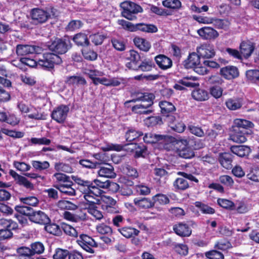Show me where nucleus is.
Wrapping results in <instances>:
<instances>
[{
  "label": "nucleus",
  "mask_w": 259,
  "mask_h": 259,
  "mask_svg": "<svg viewBox=\"0 0 259 259\" xmlns=\"http://www.w3.org/2000/svg\"><path fill=\"white\" fill-rule=\"evenodd\" d=\"M205 256L209 259H224V255L217 250H211L205 253Z\"/></svg>",
  "instance_id": "nucleus-64"
},
{
  "label": "nucleus",
  "mask_w": 259,
  "mask_h": 259,
  "mask_svg": "<svg viewBox=\"0 0 259 259\" xmlns=\"http://www.w3.org/2000/svg\"><path fill=\"white\" fill-rule=\"evenodd\" d=\"M197 53L204 58H212L215 54L213 46L207 43L203 44L197 47Z\"/></svg>",
  "instance_id": "nucleus-10"
},
{
  "label": "nucleus",
  "mask_w": 259,
  "mask_h": 259,
  "mask_svg": "<svg viewBox=\"0 0 259 259\" xmlns=\"http://www.w3.org/2000/svg\"><path fill=\"white\" fill-rule=\"evenodd\" d=\"M164 7L171 9H178L181 7V2L179 0H164L162 2Z\"/></svg>",
  "instance_id": "nucleus-52"
},
{
  "label": "nucleus",
  "mask_w": 259,
  "mask_h": 259,
  "mask_svg": "<svg viewBox=\"0 0 259 259\" xmlns=\"http://www.w3.org/2000/svg\"><path fill=\"white\" fill-rule=\"evenodd\" d=\"M195 206L199 208L200 210L203 213L213 214L214 213V209L211 207L202 203L201 202L196 201L194 203Z\"/></svg>",
  "instance_id": "nucleus-51"
},
{
  "label": "nucleus",
  "mask_w": 259,
  "mask_h": 259,
  "mask_svg": "<svg viewBox=\"0 0 259 259\" xmlns=\"http://www.w3.org/2000/svg\"><path fill=\"white\" fill-rule=\"evenodd\" d=\"M30 15L32 23L35 25L46 22L51 16L49 13L39 8L32 9L30 12Z\"/></svg>",
  "instance_id": "nucleus-5"
},
{
  "label": "nucleus",
  "mask_w": 259,
  "mask_h": 259,
  "mask_svg": "<svg viewBox=\"0 0 259 259\" xmlns=\"http://www.w3.org/2000/svg\"><path fill=\"white\" fill-rule=\"evenodd\" d=\"M254 47L250 41H242L240 45V54L245 58L249 57L254 51Z\"/></svg>",
  "instance_id": "nucleus-24"
},
{
  "label": "nucleus",
  "mask_w": 259,
  "mask_h": 259,
  "mask_svg": "<svg viewBox=\"0 0 259 259\" xmlns=\"http://www.w3.org/2000/svg\"><path fill=\"white\" fill-rule=\"evenodd\" d=\"M199 35L204 39L211 40L217 38L219 34L218 32L210 27H204L197 30Z\"/></svg>",
  "instance_id": "nucleus-13"
},
{
  "label": "nucleus",
  "mask_w": 259,
  "mask_h": 259,
  "mask_svg": "<svg viewBox=\"0 0 259 259\" xmlns=\"http://www.w3.org/2000/svg\"><path fill=\"white\" fill-rule=\"evenodd\" d=\"M200 56L197 53H192L190 54L188 58L186 61V64L187 67H195L200 65Z\"/></svg>",
  "instance_id": "nucleus-32"
},
{
  "label": "nucleus",
  "mask_w": 259,
  "mask_h": 259,
  "mask_svg": "<svg viewBox=\"0 0 259 259\" xmlns=\"http://www.w3.org/2000/svg\"><path fill=\"white\" fill-rule=\"evenodd\" d=\"M147 154V149L144 145H138L134 152L135 157H144Z\"/></svg>",
  "instance_id": "nucleus-59"
},
{
  "label": "nucleus",
  "mask_w": 259,
  "mask_h": 259,
  "mask_svg": "<svg viewBox=\"0 0 259 259\" xmlns=\"http://www.w3.org/2000/svg\"><path fill=\"white\" fill-rule=\"evenodd\" d=\"M218 203L221 207L229 209H234V203L228 199L219 198L218 199Z\"/></svg>",
  "instance_id": "nucleus-57"
},
{
  "label": "nucleus",
  "mask_w": 259,
  "mask_h": 259,
  "mask_svg": "<svg viewBox=\"0 0 259 259\" xmlns=\"http://www.w3.org/2000/svg\"><path fill=\"white\" fill-rule=\"evenodd\" d=\"M41 48L28 45H18L16 47V53L19 56H24L29 54L37 53L41 52Z\"/></svg>",
  "instance_id": "nucleus-7"
},
{
  "label": "nucleus",
  "mask_w": 259,
  "mask_h": 259,
  "mask_svg": "<svg viewBox=\"0 0 259 259\" xmlns=\"http://www.w3.org/2000/svg\"><path fill=\"white\" fill-rule=\"evenodd\" d=\"M77 242L83 249L91 253H94L93 247H96L98 246L93 238L84 234L80 235Z\"/></svg>",
  "instance_id": "nucleus-6"
},
{
  "label": "nucleus",
  "mask_w": 259,
  "mask_h": 259,
  "mask_svg": "<svg viewBox=\"0 0 259 259\" xmlns=\"http://www.w3.org/2000/svg\"><path fill=\"white\" fill-rule=\"evenodd\" d=\"M72 179L79 186V189L83 193L90 190L94 188L93 186V182L87 180H84L78 176H72Z\"/></svg>",
  "instance_id": "nucleus-17"
},
{
  "label": "nucleus",
  "mask_w": 259,
  "mask_h": 259,
  "mask_svg": "<svg viewBox=\"0 0 259 259\" xmlns=\"http://www.w3.org/2000/svg\"><path fill=\"white\" fill-rule=\"evenodd\" d=\"M73 40L78 46H88L90 45L87 35L83 33L75 34L73 37Z\"/></svg>",
  "instance_id": "nucleus-31"
},
{
  "label": "nucleus",
  "mask_w": 259,
  "mask_h": 259,
  "mask_svg": "<svg viewBox=\"0 0 259 259\" xmlns=\"http://www.w3.org/2000/svg\"><path fill=\"white\" fill-rule=\"evenodd\" d=\"M159 106L161 108V113L165 114L167 117V114L170 113L176 110L175 107L171 103L165 101L160 102Z\"/></svg>",
  "instance_id": "nucleus-35"
},
{
  "label": "nucleus",
  "mask_w": 259,
  "mask_h": 259,
  "mask_svg": "<svg viewBox=\"0 0 259 259\" xmlns=\"http://www.w3.org/2000/svg\"><path fill=\"white\" fill-rule=\"evenodd\" d=\"M62 59L58 55L51 53L43 54L41 58L37 61L38 66L45 69H52L55 64H59Z\"/></svg>",
  "instance_id": "nucleus-2"
},
{
  "label": "nucleus",
  "mask_w": 259,
  "mask_h": 259,
  "mask_svg": "<svg viewBox=\"0 0 259 259\" xmlns=\"http://www.w3.org/2000/svg\"><path fill=\"white\" fill-rule=\"evenodd\" d=\"M192 96L195 100L202 101L208 99L209 94L206 91L198 89L192 92Z\"/></svg>",
  "instance_id": "nucleus-33"
},
{
  "label": "nucleus",
  "mask_w": 259,
  "mask_h": 259,
  "mask_svg": "<svg viewBox=\"0 0 259 259\" xmlns=\"http://www.w3.org/2000/svg\"><path fill=\"white\" fill-rule=\"evenodd\" d=\"M173 186L177 191H183L188 188L189 185L185 179L179 178L174 182Z\"/></svg>",
  "instance_id": "nucleus-39"
},
{
  "label": "nucleus",
  "mask_w": 259,
  "mask_h": 259,
  "mask_svg": "<svg viewBox=\"0 0 259 259\" xmlns=\"http://www.w3.org/2000/svg\"><path fill=\"white\" fill-rule=\"evenodd\" d=\"M127 59L130 60V62L126 63V67L130 69H133L132 66H137L139 61L140 60L141 57L139 53L134 50H130L129 51V56Z\"/></svg>",
  "instance_id": "nucleus-25"
},
{
  "label": "nucleus",
  "mask_w": 259,
  "mask_h": 259,
  "mask_svg": "<svg viewBox=\"0 0 259 259\" xmlns=\"http://www.w3.org/2000/svg\"><path fill=\"white\" fill-rule=\"evenodd\" d=\"M32 165L35 169L39 171L46 170L50 166L49 162L47 161H32Z\"/></svg>",
  "instance_id": "nucleus-53"
},
{
  "label": "nucleus",
  "mask_w": 259,
  "mask_h": 259,
  "mask_svg": "<svg viewBox=\"0 0 259 259\" xmlns=\"http://www.w3.org/2000/svg\"><path fill=\"white\" fill-rule=\"evenodd\" d=\"M69 251L67 249L57 248L53 255L54 259H65L68 256Z\"/></svg>",
  "instance_id": "nucleus-60"
},
{
  "label": "nucleus",
  "mask_w": 259,
  "mask_h": 259,
  "mask_svg": "<svg viewBox=\"0 0 259 259\" xmlns=\"http://www.w3.org/2000/svg\"><path fill=\"white\" fill-rule=\"evenodd\" d=\"M167 121L170 122L169 126L174 131L181 133L184 131L185 125L182 122L176 121L175 117L172 115H167Z\"/></svg>",
  "instance_id": "nucleus-23"
},
{
  "label": "nucleus",
  "mask_w": 259,
  "mask_h": 259,
  "mask_svg": "<svg viewBox=\"0 0 259 259\" xmlns=\"http://www.w3.org/2000/svg\"><path fill=\"white\" fill-rule=\"evenodd\" d=\"M246 133V131H242L238 127H233V133L230 136V140L235 143H244L247 140Z\"/></svg>",
  "instance_id": "nucleus-18"
},
{
  "label": "nucleus",
  "mask_w": 259,
  "mask_h": 259,
  "mask_svg": "<svg viewBox=\"0 0 259 259\" xmlns=\"http://www.w3.org/2000/svg\"><path fill=\"white\" fill-rule=\"evenodd\" d=\"M87 208L88 212L97 220H100L103 218L102 213L97 209V205L91 207H87Z\"/></svg>",
  "instance_id": "nucleus-61"
},
{
  "label": "nucleus",
  "mask_w": 259,
  "mask_h": 259,
  "mask_svg": "<svg viewBox=\"0 0 259 259\" xmlns=\"http://www.w3.org/2000/svg\"><path fill=\"white\" fill-rule=\"evenodd\" d=\"M155 98V96L152 93H138L135 95V98L131 101H127L126 103L130 102H136L138 101H141V103H143L144 101H153Z\"/></svg>",
  "instance_id": "nucleus-26"
},
{
  "label": "nucleus",
  "mask_w": 259,
  "mask_h": 259,
  "mask_svg": "<svg viewBox=\"0 0 259 259\" xmlns=\"http://www.w3.org/2000/svg\"><path fill=\"white\" fill-rule=\"evenodd\" d=\"M15 209L19 213L28 217L29 220L34 210L31 207L24 205H16Z\"/></svg>",
  "instance_id": "nucleus-43"
},
{
  "label": "nucleus",
  "mask_w": 259,
  "mask_h": 259,
  "mask_svg": "<svg viewBox=\"0 0 259 259\" xmlns=\"http://www.w3.org/2000/svg\"><path fill=\"white\" fill-rule=\"evenodd\" d=\"M79 163L82 166V167L93 169L97 167V166L101 164V162H93L88 159H81L79 161Z\"/></svg>",
  "instance_id": "nucleus-55"
},
{
  "label": "nucleus",
  "mask_w": 259,
  "mask_h": 259,
  "mask_svg": "<svg viewBox=\"0 0 259 259\" xmlns=\"http://www.w3.org/2000/svg\"><path fill=\"white\" fill-rule=\"evenodd\" d=\"M233 158V155L230 153H222L219 155V161L223 167L230 169L232 167Z\"/></svg>",
  "instance_id": "nucleus-20"
},
{
  "label": "nucleus",
  "mask_w": 259,
  "mask_h": 259,
  "mask_svg": "<svg viewBox=\"0 0 259 259\" xmlns=\"http://www.w3.org/2000/svg\"><path fill=\"white\" fill-rule=\"evenodd\" d=\"M234 125L233 127H238L242 131H246L248 127H251L253 125V123L247 120L242 119H236L234 122Z\"/></svg>",
  "instance_id": "nucleus-40"
},
{
  "label": "nucleus",
  "mask_w": 259,
  "mask_h": 259,
  "mask_svg": "<svg viewBox=\"0 0 259 259\" xmlns=\"http://www.w3.org/2000/svg\"><path fill=\"white\" fill-rule=\"evenodd\" d=\"M230 150L233 153L241 157L248 156L251 152L250 148L245 145L232 146Z\"/></svg>",
  "instance_id": "nucleus-22"
},
{
  "label": "nucleus",
  "mask_w": 259,
  "mask_h": 259,
  "mask_svg": "<svg viewBox=\"0 0 259 259\" xmlns=\"http://www.w3.org/2000/svg\"><path fill=\"white\" fill-rule=\"evenodd\" d=\"M133 70H141L142 71H150L155 67V64L152 60L146 58L142 61L141 63L137 66H132Z\"/></svg>",
  "instance_id": "nucleus-19"
},
{
  "label": "nucleus",
  "mask_w": 259,
  "mask_h": 259,
  "mask_svg": "<svg viewBox=\"0 0 259 259\" xmlns=\"http://www.w3.org/2000/svg\"><path fill=\"white\" fill-rule=\"evenodd\" d=\"M65 82L72 85H85L87 84V81L84 77L75 75L66 77Z\"/></svg>",
  "instance_id": "nucleus-30"
},
{
  "label": "nucleus",
  "mask_w": 259,
  "mask_h": 259,
  "mask_svg": "<svg viewBox=\"0 0 259 259\" xmlns=\"http://www.w3.org/2000/svg\"><path fill=\"white\" fill-rule=\"evenodd\" d=\"M98 175L101 177H106L108 178H114L116 175L114 172L113 167L111 165H108L107 166H102L98 170Z\"/></svg>",
  "instance_id": "nucleus-27"
},
{
  "label": "nucleus",
  "mask_w": 259,
  "mask_h": 259,
  "mask_svg": "<svg viewBox=\"0 0 259 259\" xmlns=\"http://www.w3.org/2000/svg\"><path fill=\"white\" fill-rule=\"evenodd\" d=\"M82 54L84 58L88 60L94 61L97 59L98 55L96 52L88 48L82 50Z\"/></svg>",
  "instance_id": "nucleus-50"
},
{
  "label": "nucleus",
  "mask_w": 259,
  "mask_h": 259,
  "mask_svg": "<svg viewBox=\"0 0 259 259\" xmlns=\"http://www.w3.org/2000/svg\"><path fill=\"white\" fill-rule=\"evenodd\" d=\"M141 136H143V133L141 132L136 131L135 130L131 128L126 132L125 137L126 141L131 142Z\"/></svg>",
  "instance_id": "nucleus-47"
},
{
  "label": "nucleus",
  "mask_w": 259,
  "mask_h": 259,
  "mask_svg": "<svg viewBox=\"0 0 259 259\" xmlns=\"http://www.w3.org/2000/svg\"><path fill=\"white\" fill-rule=\"evenodd\" d=\"M69 107L65 105H61L54 109L52 113V118L57 123H63L67 117Z\"/></svg>",
  "instance_id": "nucleus-4"
},
{
  "label": "nucleus",
  "mask_w": 259,
  "mask_h": 259,
  "mask_svg": "<svg viewBox=\"0 0 259 259\" xmlns=\"http://www.w3.org/2000/svg\"><path fill=\"white\" fill-rule=\"evenodd\" d=\"M174 232L181 237H189L192 233V230L189 226L183 223H179L173 226Z\"/></svg>",
  "instance_id": "nucleus-14"
},
{
  "label": "nucleus",
  "mask_w": 259,
  "mask_h": 259,
  "mask_svg": "<svg viewBox=\"0 0 259 259\" xmlns=\"http://www.w3.org/2000/svg\"><path fill=\"white\" fill-rule=\"evenodd\" d=\"M120 7L122 9L121 15L131 21L137 19L136 14L143 12V9L140 6L130 1L121 3Z\"/></svg>",
  "instance_id": "nucleus-1"
},
{
  "label": "nucleus",
  "mask_w": 259,
  "mask_h": 259,
  "mask_svg": "<svg viewBox=\"0 0 259 259\" xmlns=\"http://www.w3.org/2000/svg\"><path fill=\"white\" fill-rule=\"evenodd\" d=\"M45 230L48 233L55 235H59L61 233V230L60 227L56 224H50V223L47 224H45Z\"/></svg>",
  "instance_id": "nucleus-46"
},
{
  "label": "nucleus",
  "mask_w": 259,
  "mask_h": 259,
  "mask_svg": "<svg viewBox=\"0 0 259 259\" xmlns=\"http://www.w3.org/2000/svg\"><path fill=\"white\" fill-rule=\"evenodd\" d=\"M135 29V31L140 30L147 33H154L158 31L157 27L154 25L142 23L136 24Z\"/></svg>",
  "instance_id": "nucleus-29"
},
{
  "label": "nucleus",
  "mask_w": 259,
  "mask_h": 259,
  "mask_svg": "<svg viewBox=\"0 0 259 259\" xmlns=\"http://www.w3.org/2000/svg\"><path fill=\"white\" fill-rule=\"evenodd\" d=\"M133 41L135 46L142 51L147 52L151 48L150 43L145 38L136 37Z\"/></svg>",
  "instance_id": "nucleus-28"
},
{
  "label": "nucleus",
  "mask_w": 259,
  "mask_h": 259,
  "mask_svg": "<svg viewBox=\"0 0 259 259\" xmlns=\"http://www.w3.org/2000/svg\"><path fill=\"white\" fill-rule=\"evenodd\" d=\"M103 191L101 189H97L94 188L90 190L82 193L83 198L86 201V205L87 207H91L96 206L97 204L100 203L99 199L100 196L102 194Z\"/></svg>",
  "instance_id": "nucleus-3"
},
{
  "label": "nucleus",
  "mask_w": 259,
  "mask_h": 259,
  "mask_svg": "<svg viewBox=\"0 0 259 259\" xmlns=\"http://www.w3.org/2000/svg\"><path fill=\"white\" fill-rule=\"evenodd\" d=\"M179 155L180 157L185 159L191 158L194 156L193 151L189 148H184L180 150Z\"/></svg>",
  "instance_id": "nucleus-63"
},
{
  "label": "nucleus",
  "mask_w": 259,
  "mask_h": 259,
  "mask_svg": "<svg viewBox=\"0 0 259 259\" xmlns=\"http://www.w3.org/2000/svg\"><path fill=\"white\" fill-rule=\"evenodd\" d=\"M20 201L23 204L29 206H35L39 202L38 199L34 196H29L20 198Z\"/></svg>",
  "instance_id": "nucleus-54"
},
{
  "label": "nucleus",
  "mask_w": 259,
  "mask_h": 259,
  "mask_svg": "<svg viewBox=\"0 0 259 259\" xmlns=\"http://www.w3.org/2000/svg\"><path fill=\"white\" fill-rule=\"evenodd\" d=\"M101 200L102 201V207L103 209V207H108L109 206L115 205L116 203V200L108 196H103L102 197Z\"/></svg>",
  "instance_id": "nucleus-58"
},
{
  "label": "nucleus",
  "mask_w": 259,
  "mask_h": 259,
  "mask_svg": "<svg viewBox=\"0 0 259 259\" xmlns=\"http://www.w3.org/2000/svg\"><path fill=\"white\" fill-rule=\"evenodd\" d=\"M1 132L10 137L16 138H21L24 136V133L21 132H16L5 128L1 129Z\"/></svg>",
  "instance_id": "nucleus-56"
},
{
  "label": "nucleus",
  "mask_w": 259,
  "mask_h": 259,
  "mask_svg": "<svg viewBox=\"0 0 259 259\" xmlns=\"http://www.w3.org/2000/svg\"><path fill=\"white\" fill-rule=\"evenodd\" d=\"M155 61L158 66L162 70H167L171 67L172 61L169 58L164 55H159L155 57Z\"/></svg>",
  "instance_id": "nucleus-15"
},
{
  "label": "nucleus",
  "mask_w": 259,
  "mask_h": 259,
  "mask_svg": "<svg viewBox=\"0 0 259 259\" xmlns=\"http://www.w3.org/2000/svg\"><path fill=\"white\" fill-rule=\"evenodd\" d=\"M227 107L231 110H236L240 109L242 105V100L240 98H230L226 101Z\"/></svg>",
  "instance_id": "nucleus-34"
},
{
  "label": "nucleus",
  "mask_w": 259,
  "mask_h": 259,
  "mask_svg": "<svg viewBox=\"0 0 259 259\" xmlns=\"http://www.w3.org/2000/svg\"><path fill=\"white\" fill-rule=\"evenodd\" d=\"M57 206L61 209L74 210L78 208V206L68 200H61L58 201Z\"/></svg>",
  "instance_id": "nucleus-37"
},
{
  "label": "nucleus",
  "mask_w": 259,
  "mask_h": 259,
  "mask_svg": "<svg viewBox=\"0 0 259 259\" xmlns=\"http://www.w3.org/2000/svg\"><path fill=\"white\" fill-rule=\"evenodd\" d=\"M61 229L67 235L73 237H77L78 236V232L77 230L71 225L67 224H63L61 226Z\"/></svg>",
  "instance_id": "nucleus-48"
},
{
  "label": "nucleus",
  "mask_w": 259,
  "mask_h": 259,
  "mask_svg": "<svg viewBox=\"0 0 259 259\" xmlns=\"http://www.w3.org/2000/svg\"><path fill=\"white\" fill-rule=\"evenodd\" d=\"M247 79L252 83L259 82V70L250 69L246 71Z\"/></svg>",
  "instance_id": "nucleus-41"
},
{
  "label": "nucleus",
  "mask_w": 259,
  "mask_h": 259,
  "mask_svg": "<svg viewBox=\"0 0 259 259\" xmlns=\"http://www.w3.org/2000/svg\"><path fill=\"white\" fill-rule=\"evenodd\" d=\"M221 74L226 79H231L239 75V71L237 67L233 66H227L220 70Z\"/></svg>",
  "instance_id": "nucleus-16"
},
{
  "label": "nucleus",
  "mask_w": 259,
  "mask_h": 259,
  "mask_svg": "<svg viewBox=\"0 0 259 259\" xmlns=\"http://www.w3.org/2000/svg\"><path fill=\"white\" fill-rule=\"evenodd\" d=\"M54 168L58 171H62L66 173H71L73 172V169L69 164L63 162L56 163Z\"/></svg>",
  "instance_id": "nucleus-49"
},
{
  "label": "nucleus",
  "mask_w": 259,
  "mask_h": 259,
  "mask_svg": "<svg viewBox=\"0 0 259 259\" xmlns=\"http://www.w3.org/2000/svg\"><path fill=\"white\" fill-rule=\"evenodd\" d=\"M106 37V35L100 33L92 34L89 36V38L95 46L102 45Z\"/></svg>",
  "instance_id": "nucleus-44"
},
{
  "label": "nucleus",
  "mask_w": 259,
  "mask_h": 259,
  "mask_svg": "<svg viewBox=\"0 0 259 259\" xmlns=\"http://www.w3.org/2000/svg\"><path fill=\"white\" fill-rule=\"evenodd\" d=\"M173 138L171 136L161 135L153 134L151 133H147L143 137V140L147 143H155L159 141L171 142Z\"/></svg>",
  "instance_id": "nucleus-11"
},
{
  "label": "nucleus",
  "mask_w": 259,
  "mask_h": 259,
  "mask_svg": "<svg viewBox=\"0 0 259 259\" xmlns=\"http://www.w3.org/2000/svg\"><path fill=\"white\" fill-rule=\"evenodd\" d=\"M153 104V101H144L143 103L137 104L132 107V111L135 113L139 114L148 115L153 112L151 106Z\"/></svg>",
  "instance_id": "nucleus-8"
},
{
  "label": "nucleus",
  "mask_w": 259,
  "mask_h": 259,
  "mask_svg": "<svg viewBox=\"0 0 259 259\" xmlns=\"http://www.w3.org/2000/svg\"><path fill=\"white\" fill-rule=\"evenodd\" d=\"M135 205L139 209H148L154 206V202L148 198H136L134 200Z\"/></svg>",
  "instance_id": "nucleus-21"
},
{
  "label": "nucleus",
  "mask_w": 259,
  "mask_h": 259,
  "mask_svg": "<svg viewBox=\"0 0 259 259\" xmlns=\"http://www.w3.org/2000/svg\"><path fill=\"white\" fill-rule=\"evenodd\" d=\"M49 49L57 53L63 54L68 50V45L66 42L60 38H56L48 45Z\"/></svg>",
  "instance_id": "nucleus-9"
},
{
  "label": "nucleus",
  "mask_w": 259,
  "mask_h": 259,
  "mask_svg": "<svg viewBox=\"0 0 259 259\" xmlns=\"http://www.w3.org/2000/svg\"><path fill=\"white\" fill-rule=\"evenodd\" d=\"M211 24L218 29H227L229 25L230 22L226 19H220L212 18Z\"/></svg>",
  "instance_id": "nucleus-42"
},
{
  "label": "nucleus",
  "mask_w": 259,
  "mask_h": 259,
  "mask_svg": "<svg viewBox=\"0 0 259 259\" xmlns=\"http://www.w3.org/2000/svg\"><path fill=\"white\" fill-rule=\"evenodd\" d=\"M57 189L56 188H49L44 190V192L47 193L48 197L53 200H57L59 199V194Z\"/></svg>",
  "instance_id": "nucleus-62"
},
{
  "label": "nucleus",
  "mask_w": 259,
  "mask_h": 259,
  "mask_svg": "<svg viewBox=\"0 0 259 259\" xmlns=\"http://www.w3.org/2000/svg\"><path fill=\"white\" fill-rule=\"evenodd\" d=\"M0 226L3 228L2 229H16L18 225L11 219H1Z\"/></svg>",
  "instance_id": "nucleus-45"
},
{
  "label": "nucleus",
  "mask_w": 259,
  "mask_h": 259,
  "mask_svg": "<svg viewBox=\"0 0 259 259\" xmlns=\"http://www.w3.org/2000/svg\"><path fill=\"white\" fill-rule=\"evenodd\" d=\"M197 80V78L196 77L192 76H187L183 77L182 79L180 80L178 83L179 84L184 85L187 87L193 88L199 85V84L198 83L194 82Z\"/></svg>",
  "instance_id": "nucleus-38"
},
{
  "label": "nucleus",
  "mask_w": 259,
  "mask_h": 259,
  "mask_svg": "<svg viewBox=\"0 0 259 259\" xmlns=\"http://www.w3.org/2000/svg\"><path fill=\"white\" fill-rule=\"evenodd\" d=\"M29 220L40 225L47 224L51 221L48 215L41 210H34Z\"/></svg>",
  "instance_id": "nucleus-12"
},
{
  "label": "nucleus",
  "mask_w": 259,
  "mask_h": 259,
  "mask_svg": "<svg viewBox=\"0 0 259 259\" xmlns=\"http://www.w3.org/2000/svg\"><path fill=\"white\" fill-rule=\"evenodd\" d=\"M118 231L124 237L127 238L137 236L139 233V230L130 227H123L118 229Z\"/></svg>",
  "instance_id": "nucleus-36"
}]
</instances>
